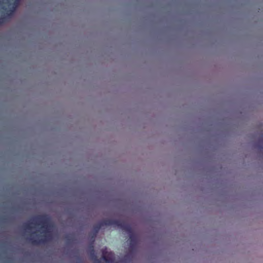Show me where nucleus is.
<instances>
[{"mask_svg": "<svg viewBox=\"0 0 263 263\" xmlns=\"http://www.w3.org/2000/svg\"><path fill=\"white\" fill-rule=\"evenodd\" d=\"M33 221L35 222H27L24 224L23 227L26 230H31L32 229L31 224L35 225H42V228L45 230L43 231L44 235H43V238L40 239H35L33 235L36 234V232H33L30 236L28 238V240L33 245H37L41 243H44L47 241L50 240L52 238V235L50 231H48V229L50 227V225L48 224L50 222L49 217L46 215H39L33 218Z\"/></svg>", "mask_w": 263, "mask_h": 263, "instance_id": "obj_1", "label": "nucleus"}, {"mask_svg": "<svg viewBox=\"0 0 263 263\" xmlns=\"http://www.w3.org/2000/svg\"><path fill=\"white\" fill-rule=\"evenodd\" d=\"M122 226L125 229L128 230V228L125 227L124 226L121 225L120 223V220H116L112 219L106 218L105 219L99 223L96 224L93 226V233L92 236V238H94L96 237L97 233L99 231L100 229L103 226Z\"/></svg>", "mask_w": 263, "mask_h": 263, "instance_id": "obj_2", "label": "nucleus"}, {"mask_svg": "<svg viewBox=\"0 0 263 263\" xmlns=\"http://www.w3.org/2000/svg\"><path fill=\"white\" fill-rule=\"evenodd\" d=\"M120 223H121V225L128 228V230H127L122 226H118V227L121 228L122 230L125 231L129 235L130 248L132 249H134L136 247L137 245V237L136 235L134 233L132 226L125 220H120Z\"/></svg>", "mask_w": 263, "mask_h": 263, "instance_id": "obj_3", "label": "nucleus"}, {"mask_svg": "<svg viewBox=\"0 0 263 263\" xmlns=\"http://www.w3.org/2000/svg\"><path fill=\"white\" fill-rule=\"evenodd\" d=\"M102 258L106 263H114L115 255L112 252H108L106 248L102 250Z\"/></svg>", "mask_w": 263, "mask_h": 263, "instance_id": "obj_4", "label": "nucleus"}, {"mask_svg": "<svg viewBox=\"0 0 263 263\" xmlns=\"http://www.w3.org/2000/svg\"><path fill=\"white\" fill-rule=\"evenodd\" d=\"M19 2H20V0H15V3H14V5H15V7L13 8V10H12L11 11V12H14L15 8L17 6L18 3H19Z\"/></svg>", "mask_w": 263, "mask_h": 263, "instance_id": "obj_5", "label": "nucleus"}, {"mask_svg": "<svg viewBox=\"0 0 263 263\" xmlns=\"http://www.w3.org/2000/svg\"><path fill=\"white\" fill-rule=\"evenodd\" d=\"M4 17H0V25H1L4 22Z\"/></svg>", "mask_w": 263, "mask_h": 263, "instance_id": "obj_6", "label": "nucleus"}]
</instances>
